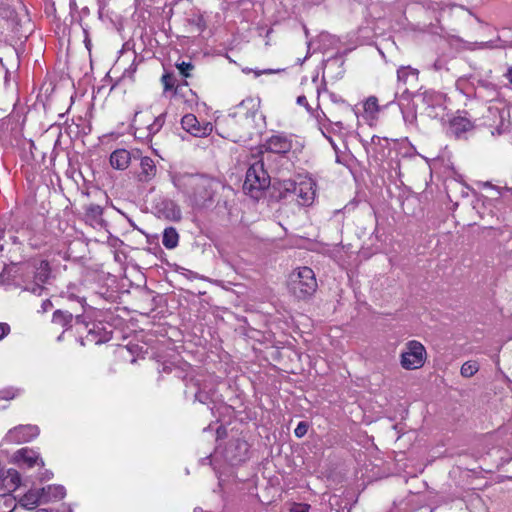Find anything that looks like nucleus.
<instances>
[{"label":"nucleus","mask_w":512,"mask_h":512,"mask_svg":"<svg viewBox=\"0 0 512 512\" xmlns=\"http://www.w3.org/2000/svg\"><path fill=\"white\" fill-rule=\"evenodd\" d=\"M85 328L88 329V336L91 341L96 343L107 342L112 338V323L106 322L109 325V330L104 326L105 322H82Z\"/></svg>","instance_id":"obj_10"},{"label":"nucleus","mask_w":512,"mask_h":512,"mask_svg":"<svg viewBox=\"0 0 512 512\" xmlns=\"http://www.w3.org/2000/svg\"><path fill=\"white\" fill-rule=\"evenodd\" d=\"M102 215L103 209L99 205L89 204L85 208V221L93 228H103L105 226V220Z\"/></svg>","instance_id":"obj_16"},{"label":"nucleus","mask_w":512,"mask_h":512,"mask_svg":"<svg viewBox=\"0 0 512 512\" xmlns=\"http://www.w3.org/2000/svg\"><path fill=\"white\" fill-rule=\"evenodd\" d=\"M16 507L15 498L9 493L0 494V512H12Z\"/></svg>","instance_id":"obj_24"},{"label":"nucleus","mask_w":512,"mask_h":512,"mask_svg":"<svg viewBox=\"0 0 512 512\" xmlns=\"http://www.w3.org/2000/svg\"><path fill=\"white\" fill-rule=\"evenodd\" d=\"M174 185L196 208H207L214 204L220 190L225 186L218 180L200 174H181L173 179Z\"/></svg>","instance_id":"obj_3"},{"label":"nucleus","mask_w":512,"mask_h":512,"mask_svg":"<svg viewBox=\"0 0 512 512\" xmlns=\"http://www.w3.org/2000/svg\"><path fill=\"white\" fill-rule=\"evenodd\" d=\"M157 167L154 160L148 156L140 157V171L137 174L138 181L151 182L157 175Z\"/></svg>","instance_id":"obj_14"},{"label":"nucleus","mask_w":512,"mask_h":512,"mask_svg":"<svg viewBox=\"0 0 512 512\" xmlns=\"http://www.w3.org/2000/svg\"><path fill=\"white\" fill-rule=\"evenodd\" d=\"M488 114L493 118L499 119V123L496 125L495 130L491 131L492 135H501L509 129L510 122L506 121V117L509 116L508 110L499 109L497 107H489Z\"/></svg>","instance_id":"obj_17"},{"label":"nucleus","mask_w":512,"mask_h":512,"mask_svg":"<svg viewBox=\"0 0 512 512\" xmlns=\"http://www.w3.org/2000/svg\"><path fill=\"white\" fill-rule=\"evenodd\" d=\"M168 205L171 206V213L168 215L173 220H180L181 218V211L179 208H177L172 202H170Z\"/></svg>","instance_id":"obj_34"},{"label":"nucleus","mask_w":512,"mask_h":512,"mask_svg":"<svg viewBox=\"0 0 512 512\" xmlns=\"http://www.w3.org/2000/svg\"><path fill=\"white\" fill-rule=\"evenodd\" d=\"M259 104L252 98L243 100L238 110L225 122L226 137L235 143H246L261 133L265 126V117L259 111Z\"/></svg>","instance_id":"obj_2"},{"label":"nucleus","mask_w":512,"mask_h":512,"mask_svg":"<svg viewBox=\"0 0 512 512\" xmlns=\"http://www.w3.org/2000/svg\"><path fill=\"white\" fill-rule=\"evenodd\" d=\"M308 427L309 426L306 422H303V421L299 422L297 427L294 430L295 436L298 438L303 437L307 433Z\"/></svg>","instance_id":"obj_32"},{"label":"nucleus","mask_w":512,"mask_h":512,"mask_svg":"<svg viewBox=\"0 0 512 512\" xmlns=\"http://www.w3.org/2000/svg\"><path fill=\"white\" fill-rule=\"evenodd\" d=\"M36 512H48L46 509H39Z\"/></svg>","instance_id":"obj_40"},{"label":"nucleus","mask_w":512,"mask_h":512,"mask_svg":"<svg viewBox=\"0 0 512 512\" xmlns=\"http://www.w3.org/2000/svg\"><path fill=\"white\" fill-rule=\"evenodd\" d=\"M264 147L268 152L286 154L292 149V139L284 134L272 135Z\"/></svg>","instance_id":"obj_11"},{"label":"nucleus","mask_w":512,"mask_h":512,"mask_svg":"<svg viewBox=\"0 0 512 512\" xmlns=\"http://www.w3.org/2000/svg\"><path fill=\"white\" fill-rule=\"evenodd\" d=\"M20 242L15 232L12 230L5 231L0 227V252L12 253L19 249Z\"/></svg>","instance_id":"obj_15"},{"label":"nucleus","mask_w":512,"mask_h":512,"mask_svg":"<svg viewBox=\"0 0 512 512\" xmlns=\"http://www.w3.org/2000/svg\"><path fill=\"white\" fill-rule=\"evenodd\" d=\"M179 234L173 227H168L163 232L162 244L167 249H174L178 245Z\"/></svg>","instance_id":"obj_22"},{"label":"nucleus","mask_w":512,"mask_h":512,"mask_svg":"<svg viewBox=\"0 0 512 512\" xmlns=\"http://www.w3.org/2000/svg\"><path fill=\"white\" fill-rule=\"evenodd\" d=\"M434 67H435L436 70L440 69V66H439V64L437 62H435Z\"/></svg>","instance_id":"obj_39"},{"label":"nucleus","mask_w":512,"mask_h":512,"mask_svg":"<svg viewBox=\"0 0 512 512\" xmlns=\"http://www.w3.org/2000/svg\"><path fill=\"white\" fill-rule=\"evenodd\" d=\"M48 261L34 259L24 263L5 264L0 273V283L14 285L22 291L41 296L51 278Z\"/></svg>","instance_id":"obj_1"},{"label":"nucleus","mask_w":512,"mask_h":512,"mask_svg":"<svg viewBox=\"0 0 512 512\" xmlns=\"http://www.w3.org/2000/svg\"><path fill=\"white\" fill-rule=\"evenodd\" d=\"M38 434L39 429L35 425H19L8 431L6 440L11 443L28 442Z\"/></svg>","instance_id":"obj_9"},{"label":"nucleus","mask_w":512,"mask_h":512,"mask_svg":"<svg viewBox=\"0 0 512 512\" xmlns=\"http://www.w3.org/2000/svg\"><path fill=\"white\" fill-rule=\"evenodd\" d=\"M38 491L41 496L42 504L61 500L65 496L64 487L59 485H48L38 489Z\"/></svg>","instance_id":"obj_18"},{"label":"nucleus","mask_w":512,"mask_h":512,"mask_svg":"<svg viewBox=\"0 0 512 512\" xmlns=\"http://www.w3.org/2000/svg\"><path fill=\"white\" fill-rule=\"evenodd\" d=\"M194 512H196V510Z\"/></svg>","instance_id":"obj_42"},{"label":"nucleus","mask_w":512,"mask_h":512,"mask_svg":"<svg viewBox=\"0 0 512 512\" xmlns=\"http://www.w3.org/2000/svg\"><path fill=\"white\" fill-rule=\"evenodd\" d=\"M20 504L21 506L30 510L34 509L39 504H42L38 489H31L26 494H24L20 499Z\"/></svg>","instance_id":"obj_21"},{"label":"nucleus","mask_w":512,"mask_h":512,"mask_svg":"<svg viewBox=\"0 0 512 512\" xmlns=\"http://www.w3.org/2000/svg\"><path fill=\"white\" fill-rule=\"evenodd\" d=\"M138 115L139 113H136L134 121L141 124L143 116L138 120ZM144 118V124L146 125L136 127L135 134L138 135V138L140 139L151 141L152 138L163 128L166 121V113H160L157 116L152 115L149 117L148 115H144Z\"/></svg>","instance_id":"obj_7"},{"label":"nucleus","mask_w":512,"mask_h":512,"mask_svg":"<svg viewBox=\"0 0 512 512\" xmlns=\"http://www.w3.org/2000/svg\"><path fill=\"white\" fill-rule=\"evenodd\" d=\"M294 195L296 200L301 206H309L313 203L315 197V190L311 180H303L296 185Z\"/></svg>","instance_id":"obj_12"},{"label":"nucleus","mask_w":512,"mask_h":512,"mask_svg":"<svg viewBox=\"0 0 512 512\" xmlns=\"http://www.w3.org/2000/svg\"><path fill=\"white\" fill-rule=\"evenodd\" d=\"M53 318L56 319V320L60 319V318L62 320H72L73 315H72V313H69L67 311L56 310L53 313Z\"/></svg>","instance_id":"obj_33"},{"label":"nucleus","mask_w":512,"mask_h":512,"mask_svg":"<svg viewBox=\"0 0 512 512\" xmlns=\"http://www.w3.org/2000/svg\"><path fill=\"white\" fill-rule=\"evenodd\" d=\"M131 161V154L126 149H117L110 155V164L114 169L125 170Z\"/></svg>","instance_id":"obj_19"},{"label":"nucleus","mask_w":512,"mask_h":512,"mask_svg":"<svg viewBox=\"0 0 512 512\" xmlns=\"http://www.w3.org/2000/svg\"><path fill=\"white\" fill-rule=\"evenodd\" d=\"M426 360L425 347L418 341L412 340L406 344V351L401 354V365L406 370L421 368Z\"/></svg>","instance_id":"obj_6"},{"label":"nucleus","mask_w":512,"mask_h":512,"mask_svg":"<svg viewBox=\"0 0 512 512\" xmlns=\"http://www.w3.org/2000/svg\"><path fill=\"white\" fill-rule=\"evenodd\" d=\"M175 81L174 75L169 73L164 74L161 78L165 91L171 90L175 85Z\"/></svg>","instance_id":"obj_29"},{"label":"nucleus","mask_w":512,"mask_h":512,"mask_svg":"<svg viewBox=\"0 0 512 512\" xmlns=\"http://www.w3.org/2000/svg\"><path fill=\"white\" fill-rule=\"evenodd\" d=\"M90 41H86V47L89 49Z\"/></svg>","instance_id":"obj_41"},{"label":"nucleus","mask_w":512,"mask_h":512,"mask_svg":"<svg viewBox=\"0 0 512 512\" xmlns=\"http://www.w3.org/2000/svg\"><path fill=\"white\" fill-rule=\"evenodd\" d=\"M420 3L427 9L433 11L440 10L447 5L445 0H420Z\"/></svg>","instance_id":"obj_27"},{"label":"nucleus","mask_w":512,"mask_h":512,"mask_svg":"<svg viewBox=\"0 0 512 512\" xmlns=\"http://www.w3.org/2000/svg\"><path fill=\"white\" fill-rule=\"evenodd\" d=\"M52 306L53 305L49 300H45V301H43L41 308L43 311H47V310H50L52 308Z\"/></svg>","instance_id":"obj_37"},{"label":"nucleus","mask_w":512,"mask_h":512,"mask_svg":"<svg viewBox=\"0 0 512 512\" xmlns=\"http://www.w3.org/2000/svg\"><path fill=\"white\" fill-rule=\"evenodd\" d=\"M270 176L264 169V163L258 160L250 165L246 172L243 191L251 197L257 199L260 194L269 187Z\"/></svg>","instance_id":"obj_5"},{"label":"nucleus","mask_w":512,"mask_h":512,"mask_svg":"<svg viewBox=\"0 0 512 512\" xmlns=\"http://www.w3.org/2000/svg\"><path fill=\"white\" fill-rule=\"evenodd\" d=\"M506 76H507V78H508L509 82H510V83H512V67H511V68H509V70H508V72H507Z\"/></svg>","instance_id":"obj_38"},{"label":"nucleus","mask_w":512,"mask_h":512,"mask_svg":"<svg viewBox=\"0 0 512 512\" xmlns=\"http://www.w3.org/2000/svg\"><path fill=\"white\" fill-rule=\"evenodd\" d=\"M177 69L184 77H190V72L194 69V66L191 62H180L176 63Z\"/></svg>","instance_id":"obj_28"},{"label":"nucleus","mask_w":512,"mask_h":512,"mask_svg":"<svg viewBox=\"0 0 512 512\" xmlns=\"http://www.w3.org/2000/svg\"><path fill=\"white\" fill-rule=\"evenodd\" d=\"M289 292L299 300L311 297L317 290V281L313 270L307 266L293 271L288 278Z\"/></svg>","instance_id":"obj_4"},{"label":"nucleus","mask_w":512,"mask_h":512,"mask_svg":"<svg viewBox=\"0 0 512 512\" xmlns=\"http://www.w3.org/2000/svg\"><path fill=\"white\" fill-rule=\"evenodd\" d=\"M422 97H423V101L427 105H434V103L440 99V95H438L434 92H429V91H425L424 93H422Z\"/></svg>","instance_id":"obj_30"},{"label":"nucleus","mask_w":512,"mask_h":512,"mask_svg":"<svg viewBox=\"0 0 512 512\" xmlns=\"http://www.w3.org/2000/svg\"><path fill=\"white\" fill-rule=\"evenodd\" d=\"M474 128L472 122L461 116L454 117L449 122L448 133L457 139L466 138V133Z\"/></svg>","instance_id":"obj_13"},{"label":"nucleus","mask_w":512,"mask_h":512,"mask_svg":"<svg viewBox=\"0 0 512 512\" xmlns=\"http://www.w3.org/2000/svg\"><path fill=\"white\" fill-rule=\"evenodd\" d=\"M479 370V365L476 361L465 362L460 370L463 377L470 378Z\"/></svg>","instance_id":"obj_25"},{"label":"nucleus","mask_w":512,"mask_h":512,"mask_svg":"<svg viewBox=\"0 0 512 512\" xmlns=\"http://www.w3.org/2000/svg\"><path fill=\"white\" fill-rule=\"evenodd\" d=\"M10 332V327L6 322H0V340Z\"/></svg>","instance_id":"obj_35"},{"label":"nucleus","mask_w":512,"mask_h":512,"mask_svg":"<svg viewBox=\"0 0 512 512\" xmlns=\"http://www.w3.org/2000/svg\"><path fill=\"white\" fill-rule=\"evenodd\" d=\"M297 183L293 180H283L280 183V193L282 197H287L289 194H294Z\"/></svg>","instance_id":"obj_26"},{"label":"nucleus","mask_w":512,"mask_h":512,"mask_svg":"<svg viewBox=\"0 0 512 512\" xmlns=\"http://www.w3.org/2000/svg\"><path fill=\"white\" fill-rule=\"evenodd\" d=\"M297 103L309 109L307 98L304 95H300L297 97Z\"/></svg>","instance_id":"obj_36"},{"label":"nucleus","mask_w":512,"mask_h":512,"mask_svg":"<svg viewBox=\"0 0 512 512\" xmlns=\"http://www.w3.org/2000/svg\"><path fill=\"white\" fill-rule=\"evenodd\" d=\"M397 79L405 85L413 84L418 80V70L411 67H400L397 71Z\"/></svg>","instance_id":"obj_20"},{"label":"nucleus","mask_w":512,"mask_h":512,"mask_svg":"<svg viewBox=\"0 0 512 512\" xmlns=\"http://www.w3.org/2000/svg\"><path fill=\"white\" fill-rule=\"evenodd\" d=\"M19 456H20V459L25 463L27 464L28 467H33L37 464H40L43 465V461L42 459L39 458V455L34 452L33 450H29L27 448H23L21 450H19Z\"/></svg>","instance_id":"obj_23"},{"label":"nucleus","mask_w":512,"mask_h":512,"mask_svg":"<svg viewBox=\"0 0 512 512\" xmlns=\"http://www.w3.org/2000/svg\"><path fill=\"white\" fill-rule=\"evenodd\" d=\"M182 128L195 137H205L212 132V124L210 122H199L193 114H186L181 119Z\"/></svg>","instance_id":"obj_8"},{"label":"nucleus","mask_w":512,"mask_h":512,"mask_svg":"<svg viewBox=\"0 0 512 512\" xmlns=\"http://www.w3.org/2000/svg\"><path fill=\"white\" fill-rule=\"evenodd\" d=\"M365 111L376 112L378 111V100L376 97H369L364 105Z\"/></svg>","instance_id":"obj_31"}]
</instances>
